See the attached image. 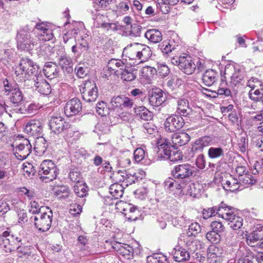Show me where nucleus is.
Wrapping results in <instances>:
<instances>
[{"label": "nucleus", "instance_id": "0e129e2a", "mask_svg": "<svg viewBox=\"0 0 263 263\" xmlns=\"http://www.w3.org/2000/svg\"><path fill=\"white\" fill-rule=\"evenodd\" d=\"M10 248L12 249V252L16 249H18L21 247V240L17 237H14L13 235H10Z\"/></svg>", "mask_w": 263, "mask_h": 263}, {"label": "nucleus", "instance_id": "6ab92c4d", "mask_svg": "<svg viewBox=\"0 0 263 263\" xmlns=\"http://www.w3.org/2000/svg\"><path fill=\"white\" fill-rule=\"evenodd\" d=\"M162 97L163 91L159 88L153 87L148 91L149 103L153 106L161 105L163 102Z\"/></svg>", "mask_w": 263, "mask_h": 263}, {"label": "nucleus", "instance_id": "f03ea898", "mask_svg": "<svg viewBox=\"0 0 263 263\" xmlns=\"http://www.w3.org/2000/svg\"><path fill=\"white\" fill-rule=\"evenodd\" d=\"M123 55L138 63L147 61L151 55L150 48L144 44L135 43L127 45L123 51Z\"/></svg>", "mask_w": 263, "mask_h": 263}, {"label": "nucleus", "instance_id": "5fc2aeb1", "mask_svg": "<svg viewBox=\"0 0 263 263\" xmlns=\"http://www.w3.org/2000/svg\"><path fill=\"white\" fill-rule=\"evenodd\" d=\"M180 80L176 76L173 77L167 81V86L168 93L170 91H174V92L172 93V95L176 93V89L178 87V82Z\"/></svg>", "mask_w": 263, "mask_h": 263}, {"label": "nucleus", "instance_id": "37998d69", "mask_svg": "<svg viewBox=\"0 0 263 263\" xmlns=\"http://www.w3.org/2000/svg\"><path fill=\"white\" fill-rule=\"evenodd\" d=\"M155 151L157 153V160H161L164 156V139L160 138L157 140Z\"/></svg>", "mask_w": 263, "mask_h": 263}, {"label": "nucleus", "instance_id": "c85d7f7f", "mask_svg": "<svg viewBox=\"0 0 263 263\" xmlns=\"http://www.w3.org/2000/svg\"><path fill=\"white\" fill-rule=\"evenodd\" d=\"M212 137L205 136L197 139L193 146V148L196 151L202 152L203 148L212 144Z\"/></svg>", "mask_w": 263, "mask_h": 263}, {"label": "nucleus", "instance_id": "bb28decb", "mask_svg": "<svg viewBox=\"0 0 263 263\" xmlns=\"http://www.w3.org/2000/svg\"><path fill=\"white\" fill-rule=\"evenodd\" d=\"M217 212L219 217L226 220L227 219H230L231 216H234L233 215L236 213V211L234 208L221 202L217 207Z\"/></svg>", "mask_w": 263, "mask_h": 263}, {"label": "nucleus", "instance_id": "aec40b11", "mask_svg": "<svg viewBox=\"0 0 263 263\" xmlns=\"http://www.w3.org/2000/svg\"><path fill=\"white\" fill-rule=\"evenodd\" d=\"M247 241L249 246H253L254 243L263 239V226L257 224L253 228L252 232L247 235Z\"/></svg>", "mask_w": 263, "mask_h": 263}, {"label": "nucleus", "instance_id": "3c124183", "mask_svg": "<svg viewBox=\"0 0 263 263\" xmlns=\"http://www.w3.org/2000/svg\"><path fill=\"white\" fill-rule=\"evenodd\" d=\"M166 185L168 186V189L173 193L174 195H178L179 194L181 193V189L182 187L177 181H165V186Z\"/></svg>", "mask_w": 263, "mask_h": 263}, {"label": "nucleus", "instance_id": "39448f33", "mask_svg": "<svg viewBox=\"0 0 263 263\" xmlns=\"http://www.w3.org/2000/svg\"><path fill=\"white\" fill-rule=\"evenodd\" d=\"M47 211L37 213L30 218V221L33 222L36 228L40 231L46 232L51 227L53 214L49 207L47 206Z\"/></svg>", "mask_w": 263, "mask_h": 263}, {"label": "nucleus", "instance_id": "864d4df0", "mask_svg": "<svg viewBox=\"0 0 263 263\" xmlns=\"http://www.w3.org/2000/svg\"><path fill=\"white\" fill-rule=\"evenodd\" d=\"M221 249L215 245H211L208 248V255L209 258H215L221 256Z\"/></svg>", "mask_w": 263, "mask_h": 263}, {"label": "nucleus", "instance_id": "72a5a7b5", "mask_svg": "<svg viewBox=\"0 0 263 263\" xmlns=\"http://www.w3.org/2000/svg\"><path fill=\"white\" fill-rule=\"evenodd\" d=\"M10 233L8 231H5L2 235L0 236V247L6 252H11L12 249L10 248Z\"/></svg>", "mask_w": 263, "mask_h": 263}, {"label": "nucleus", "instance_id": "de8ad7c7", "mask_svg": "<svg viewBox=\"0 0 263 263\" xmlns=\"http://www.w3.org/2000/svg\"><path fill=\"white\" fill-rule=\"evenodd\" d=\"M208 155L211 159H217L223 156L224 151L220 147H211L208 149Z\"/></svg>", "mask_w": 263, "mask_h": 263}, {"label": "nucleus", "instance_id": "ddd939ff", "mask_svg": "<svg viewBox=\"0 0 263 263\" xmlns=\"http://www.w3.org/2000/svg\"><path fill=\"white\" fill-rule=\"evenodd\" d=\"M110 103L114 110L119 115L132 107L133 105V100L123 96L112 98Z\"/></svg>", "mask_w": 263, "mask_h": 263}, {"label": "nucleus", "instance_id": "393cba45", "mask_svg": "<svg viewBox=\"0 0 263 263\" xmlns=\"http://www.w3.org/2000/svg\"><path fill=\"white\" fill-rule=\"evenodd\" d=\"M240 184V181L232 176H230L228 179L222 180V185L223 189L226 191L231 192L241 190Z\"/></svg>", "mask_w": 263, "mask_h": 263}, {"label": "nucleus", "instance_id": "6e6552de", "mask_svg": "<svg viewBox=\"0 0 263 263\" xmlns=\"http://www.w3.org/2000/svg\"><path fill=\"white\" fill-rule=\"evenodd\" d=\"M145 175V172L141 169L136 170L131 168L126 171H118L115 174V177L119 181L125 182L127 185L142 179Z\"/></svg>", "mask_w": 263, "mask_h": 263}, {"label": "nucleus", "instance_id": "20e7f679", "mask_svg": "<svg viewBox=\"0 0 263 263\" xmlns=\"http://www.w3.org/2000/svg\"><path fill=\"white\" fill-rule=\"evenodd\" d=\"M42 123L39 120H31L28 121L24 128L25 132L30 136L36 137L35 148H41V151L44 152L47 147L46 140L40 137L42 133Z\"/></svg>", "mask_w": 263, "mask_h": 263}, {"label": "nucleus", "instance_id": "bf43d9fd", "mask_svg": "<svg viewBox=\"0 0 263 263\" xmlns=\"http://www.w3.org/2000/svg\"><path fill=\"white\" fill-rule=\"evenodd\" d=\"M239 181L246 184H253L256 182L255 177L251 174L245 173L239 178Z\"/></svg>", "mask_w": 263, "mask_h": 263}, {"label": "nucleus", "instance_id": "338daca9", "mask_svg": "<svg viewBox=\"0 0 263 263\" xmlns=\"http://www.w3.org/2000/svg\"><path fill=\"white\" fill-rule=\"evenodd\" d=\"M75 71L77 76L80 78H82L86 76L88 70L87 68L85 67L83 65L80 64L76 66L75 68Z\"/></svg>", "mask_w": 263, "mask_h": 263}, {"label": "nucleus", "instance_id": "6e6d98bb", "mask_svg": "<svg viewBox=\"0 0 263 263\" xmlns=\"http://www.w3.org/2000/svg\"><path fill=\"white\" fill-rule=\"evenodd\" d=\"M201 230L200 224L198 222H195L189 225L186 234L195 237L201 232Z\"/></svg>", "mask_w": 263, "mask_h": 263}, {"label": "nucleus", "instance_id": "ea45409f", "mask_svg": "<svg viewBox=\"0 0 263 263\" xmlns=\"http://www.w3.org/2000/svg\"><path fill=\"white\" fill-rule=\"evenodd\" d=\"M136 116L140 119L148 121L152 118V113L144 106H139L135 108Z\"/></svg>", "mask_w": 263, "mask_h": 263}, {"label": "nucleus", "instance_id": "a19ab883", "mask_svg": "<svg viewBox=\"0 0 263 263\" xmlns=\"http://www.w3.org/2000/svg\"><path fill=\"white\" fill-rule=\"evenodd\" d=\"M54 195L59 199L67 198L70 193L68 187L65 185L57 186L54 189Z\"/></svg>", "mask_w": 263, "mask_h": 263}, {"label": "nucleus", "instance_id": "49530a36", "mask_svg": "<svg viewBox=\"0 0 263 263\" xmlns=\"http://www.w3.org/2000/svg\"><path fill=\"white\" fill-rule=\"evenodd\" d=\"M263 95V86L255 88H251L249 91V98L255 101L258 102L261 99Z\"/></svg>", "mask_w": 263, "mask_h": 263}, {"label": "nucleus", "instance_id": "69168bd1", "mask_svg": "<svg viewBox=\"0 0 263 263\" xmlns=\"http://www.w3.org/2000/svg\"><path fill=\"white\" fill-rule=\"evenodd\" d=\"M166 149L167 148L165 147V156L169 155L168 159L170 161L176 162L182 159V157L181 156L180 153L175 151H171V152L168 154V152Z\"/></svg>", "mask_w": 263, "mask_h": 263}, {"label": "nucleus", "instance_id": "f8f14e48", "mask_svg": "<svg viewBox=\"0 0 263 263\" xmlns=\"http://www.w3.org/2000/svg\"><path fill=\"white\" fill-rule=\"evenodd\" d=\"M55 62L61 66L63 70L69 73L72 71V60L67 55L63 47H60L57 50Z\"/></svg>", "mask_w": 263, "mask_h": 263}, {"label": "nucleus", "instance_id": "0eeeda50", "mask_svg": "<svg viewBox=\"0 0 263 263\" xmlns=\"http://www.w3.org/2000/svg\"><path fill=\"white\" fill-rule=\"evenodd\" d=\"M58 169L55 164L50 160H45L41 164L39 174L41 180L49 182L54 180L57 176Z\"/></svg>", "mask_w": 263, "mask_h": 263}, {"label": "nucleus", "instance_id": "a211bd4d", "mask_svg": "<svg viewBox=\"0 0 263 263\" xmlns=\"http://www.w3.org/2000/svg\"><path fill=\"white\" fill-rule=\"evenodd\" d=\"M182 118L176 116L168 117L165 120V135L168 133H174L183 126Z\"/></svg>", "mask_w": 263, "mask_h": 263}, {"label": "nucleus", "instance_id": "79ce46f5", "mask_svg": "<svg viewBox=\"0 0 263 263\" xmlns=\"http://www.w3.org/2000/svg\"><path fill=\"white\" fill-rule=\"evenodd\" d=\"M233 216L230 217V219H227L226 221L233 229L238 230L242 227L243 219L241 217L237 215L236 213Z\"/></svg>", "mask_w": 263, "mask_h": 263}, {"label": "nucleus", "instance_id": "e433bc0d", "mask_svg": "<svg viewBox=\"0 0 263 263\" xmlns=\"http://www.w3.org/2000/svg\"><path fill=\"white\" fill-rule=\"evenodd\" d=\"M134 159L137 162H141L144 165H149L151 160L145 158V151L142 148H137L134 153Z\"/></svg>", "mask_w": 263, "mask_h": 263}, {"label": "nucleus", "instance_id": "473e14b6", "mask_svg": "<svg viewBox=\"0 0 263 263\" xmlns=\"http://www.w3.org/2000/svg\"><path fill=\"white\" fill-rule=\"evenodd\" d=\"M153 69L151 67H144L140 75V82L143 84H151L153 78Z\"/></svg>", "mask_w": 263, "mask_h": 263}, {"label": "nucleus", "instance_id": "2eb2a0df", "mask_svg": "<svg viewBox=\"0 0 263 263\" xmlns=\"http://www.w3.org/2000/svg\"><path fill=\"white\" fill-rule=\"evenodd\" d=\"M49 126L51 131L59 134L70 127V124L59 114L52 116L49 120Z\"/></svg>", "mask_w": 263, "mask_h": 263}, {"label": "nucleus", "instance_id": "2f4dec72", "mask_svg": "<svg viewBox=\"0 0 263 263\" xmlns=\"http://www.w3.org/2000/svg\"><path fill=\"white\" fill-rule=\"evenodd\" d=\"M43 71L46 77L50 80L56 78L58 76L57 66L55 64L46 63Z\"/></svg>", "mask_w": 263, "mask_h": 263}, {"label": "nucleus", "instance_id": "58836bf2", "mask_svg": "<svg viewBox=\"0 0 263 263\" xmlns=\"http://www.w3.org/2000/svg\"><path fill=\"white\" fill-rule=\"evenodd\" d=\"M107 67L108 69L116 72L119 71L118 69L122 70L125 67V64L120 60L112 59L109 61Z\"/></svg>", "mask_w": 263, "mask_h": 263}, {"label": "nucleus", "instance_id": "f3484780", "mask_svg": "<svg viewBox=\"0 0 263 263\" xmlns=\"http://www.w3.org/2000/svg\"><path fill=\"white\" fill-rule=\"evenodd\" d=\"M179 243L186 246L191 251L198 249V245L201 248L202 243L199 240L195 239L194 236L187 234H183L179 238Z\"/></svg>", "mask_w": 263, "mask_h": 263}, {"label": "nucleus", "instance_id": "f704fd0d", "mask_svg": "<svg viewBox=\"0 0 263 263\" xmlns=\"http://www.w3.org/2000/svg\"><path fill=\"white\" fill-rule=\"evenodd\" d=\"M123 191L122 185L118 183L111 184L108 189V193L115 199L121 197L123 194Z\"/></svg>", "mask_w": 263, "mask_h": 263}, {"label": "nucleus", "instance_id": "412c9836", "mask_svg": "<svg viewBox=\"0 0 263 263\" xmlns=\"http://www.w3.org/2000/svg\"><path fill=\"white\" fill-rule=\"evenodd\" d=\"M82 110V103L80 100L76 98L68 101L64 107V112L68 117L76 115Z\"/></svg>", "mask_w": 263, "mask_h": 263}, {"label": "nucleus", "instance_id": "a18cd8bd", "mask_svg": "<svg viewBox=\"0 0 263 263\" xmlns=\"http://www.w3.org/2000/svg\"><path fill=\"white\" fill-rule=\"evenodd\" d=\"M169 35H172L173 39H167L165 41V54H168L176 49V47L178 46L175 41V37H177V35L174 32H168Z\"/></svg>", "mask_w": 263, "mask_h": 263}, {"label": "nucleus", "instance_id": "a878e982", "mask_svg": "<svg viewBox=\"0 0 263 263\" xmlns=\"http://www.w3.org/2000/svg\"><path fill=\"white\" fill-rule=\"evenodd\" d=\"M237 255L240 256L237 263H258V259L253 253L244 248H240L237 252Z\"/></svg>", "mask_w": 263, "mask_h": 263}, {"label": "nucleus", "instance_id": "9d476101", "mask_svg": "<svg viewBox=\"0 0 263 263\" xmlns=\"http://www.w3.org/2000/svg\"><path fill=\"white\" fill-rule=\"evenodd\" d=\"M190 139V136L186 133H168L165 135V147L176 148L178 146L185 145Z\"/></svg>", "mask_w": 263, "mask_h": 263}, {"label": "nucleus", "instance_id": "c03bdc74", "mask_svg": "<svg viewBox=\"0 0 263 263\" xmlns=\"http://www.w3.org/2000/svg\"><path fill=\"white\" fill-rule=\"evenodd\" d=\"M134 70L130 67H127L125 65L124 68L121 70V77L122 80L126 81H132L136 78V75L134 73Z\"/></svg>", "mask_w": 263, "mask_h": 263}, {"label": "nucleus", "instance_id": "603ef678", "mask_svg": "<svg viewBox=\"0 0 263 263\" xmlns=\"http://www.w3.org/2000/svg\"><path fill=\"white\" fill-rule=\"evenodd\" d=\"M93 25L97 28H103L106 23L107 20V17L105 15L101 14H96L93 17Z\"/></svg>", "mask_w": 263, "mask_h": 263}, {"label": "nucleus", "instance_id": "13d9d810", "mask_svg": "<svg viewBox=\"0 0 263 263\" xmlns=\"http://www.w3.org/2000/svg\"><path fill=\"white\" fill-rule=\"evenodd\" d=\"M30 209L29 211L30 213L37 215V213H40L44 212L47 206H41L40 204L35 201H32L30 203Z\"/></svg>", "mask_w": 263, "mask_h": 263}, {"label": "nucleus", "instance_id": "423d86ee", "mask_svg": "<svg viewBox=\"0 0 263 263\" xmlns=\"http://www.w3.org/2000/svg\"><path fill=\"white\" fill-rule=\"evenodd\" d=\"M170 61L173 65H177L179 68L187 74H192L196 69L195 62L191 55L186 53L181 54L178 58H170Z\"/></svg>", "mask_w": 263, "mask_h": 263}, {"label": "nucleus", "instance_id": "4c0bfd02", "mask_svg": "<svg viewBox=\"0 0 263 263\" xmlns=\"http://www.w3.org/2000/svg\"><path fill=\"white\" fill-rule=\"evenodd\" d=\"M4 88L3 92L6 96H10L18 87V85L13 81H9L5 79L3 81Z\"/></svg>", "mask_w": 263, "mask_h": 263}, {"label": "nucleus", "instance_id": "052dcab7", "mask_svg": "<svg viewBox=\"0 0 263 263\" xmlns=\"http://www.w3.org/2000/svg\"><path fill=\"white\" fill-rule=\"evenodd\" d=\"M96 111L101 116H105L108 113V109L106 104L103 102H99L96 105Z\"/></svg>", "mask_w": 263, "mask_h": 263}, {"label": "nucleus", "instance_id": "cd10ccee", "mask_svg": "<svg viewBox=\"0 0 263 263\" xmlns=\"http://www.w3.org/2000/svg\"><path fill=\"white\" fill-rule=\"evenodd\" d=\"M218 78V73L215 70L208 69L203 74L202 80L205 85L211 86L217 81Z\"/></svg>", "mask_w": 263, "mask_h": 263}, {"label": "nucleus", "instance_id": "c756f323", "mask_svg": "<svg viewBox=\"0 0 263 263\" xmlns=\"http://www.w3.org/2000/svg\"><path fill=\"white\" fill-rule=\"evenodd\" d=\"M88 45L87 42L84 40L81 42H78L74 45L72 46L71 51L76 58H79L84 52L87 51Z\"/></svg>", "mask_w": 263, "mask_h": 263}, {"label": "nucleus", "instance_id": "b1692460", "mask_svg": "<svg viewBox=\"0 0 263 263\" xmlns=\"http://www.w3.org/2000/svg\"><path fill=\"white\" fill-rule=\"evenodd\" d=\"M224 74L231 79V83L236 85L242 80L243 77L239 70H236L233 66H227L224 70Z\"/></svg>", "mask_w": 263, "mask_h": 263}, {"label": "nucleus", "instance_id": "4be33fe9", "mask_svg": "<svg viewBox=\"0 0 263 263\" xmlns=\"http://www.w3.org/2000/svg\"><path fill=\"white\" fill-rule=\"evenodd\" d=\"M33 84L35 86L38 92L42 95H48L51 92L50 84L43 79L42 74L37 76L36 78L31 82V85Z\"/></svg>", "mask_w": 263, "mask_h": 263}, {"label": "nucleus", "instance_id": "4d7b16f0", "mask_svg": "<svg viewBox=\"0 0 263 263\" xmlns=\"http://www.w3.org/2000/svg\"><path fill=\"white\" fill-rule=\"evenodd\" d=\"M177 103L178 113L181 115H184L187 114V110L189 108L188 101L185 99H181L177 101Z\"/></svg>", "mask_w": 263, "mask_h": 263}, {"label": "nucleus", "instance_id": "c9c22d12", "mask_svg": "<svg viewBox=\"0 0 263 263\" xmlns=\"http://www.w3.org/2000/svg\"><path fill=\"white\" fill-rule=\"evenodd\" d=\"M144 35L146 39L153 43H158L162 40L161 33L158 30L152 29L147 31Z\"/></svg>", "mask_w": 263, "mask_h": 263}, {"label": "nucleus", "instance_id": "680f3d73", "mask_svg": "<svg viewBox=\"0 0 263 263\" xmlns=\"http://www.w3.org/2000/svg\"><path fill=\"white\" fill-rule=\"evenodd\" d=\"M206 238L210 242L217 243L220 241L221 237L220 234L212 230L207 233Z\"/></svg>", "mask_w": 263, "mask_h": 263}, {"label": "nucleus", "instance_id": "4468645a", "mask_svg": "<svg viewBox=\"0 0 263 263\" xmlns=\"http://www.w3.org/2000/svg\"><path fill=\"white\" fill-rule=\"evenodd\" d=\"M80 90L83 99L86 102H94L98 97V88L94 81L86 82Z\"/></svg>", "mask_w": 263, "mask_h": 263}, {"label": "nucleus", "instance_id": "7ed1b4c3", "mask_svg": "<svg viewBox=\"0 0 263 263\" xmlns=\"http://www.w3.org/2000/svg\"><path fill=\"white\" fill-rule=\"evenodd\" d=\"M38 66L28 59H23L20 61L19 65L15 70V74L20 79L25 81L29 80L32 82L41 74Z\"/></svg>", "mask_w": 263, "mask_h": 263}, {"label": "nucleus", "instance_id": "8fccbe9b", "mask_svg": "<svg viewBox=\"0 0 263 263\" xmlns=\"http://www.w3.org/2000/svg\"><path fill=\"white\" fill-rule=\"evenodd\" d=\"M9 99L11 102L16 105H18L23 101V96L19 87L9 96Z\"/></svg>", "mask_w": 263, "mask_h": 263}, {"label": "nucleus", "instance_id": "f257e3e1", "mask_svg": "<svg viewBox=\"0 0 263 263\" xmlns=\"http://www.w3.org/2000/svg\"><path fill=\"white\" fill-rule=\"evenodd\" d=\"M34 26L27 25L20 28L17 33L16 39L17 48L22 50H29L36 46L39 41H47L53 38L52 29L44 23L37 24L35 26L37 35L33 37Z\"/></svg>", "mask_w": 263, "mask_h": 263}, {"label": "nucleus", "instance_id": "774afa93", "mask_svg": "<svg viewBox=\"0 0 263 263\" xmlns=\"http://www.w3.org/2000/svg\"><path fill=\"white\" fill-rule=\"evenodd\" d=\"M163 257H160L159 254H153L147 257V263H163Z\"/></svg>", "mask_w": 263, "mask_h": 263}, {"label": "nucleus", "instance_id": "5701e85b", "mask_svg": "<svg viewBox=\"0 0 263 263\" xmlns=\"http://www.w3.org/2000/svg\"><path fill=\"white\" fill-rule=\"evenodd\" d=\"M112 247L119 255L122 256L125 258L129 259L132 256L134 249L127 244L114 242L112 244Z\"/></svg>", "mask_w": 263, "mask_h": 263}, {"label": "nucleus", "instance_id": "9b49d317", "mask_svg": "<svg viewBox=\"0 0 263 263\" xmlns=\"http://www.w3.org/2000/svg\"><path fill=\"white\" fill-rule=\"evenodd\" d=\"M195 172V167L189 163H183L175 165L171 174L174 178L179 179H189Z\"/></svg>", "mask_w": 263, "mask_h": 263}, {"label": "nucleus", "instance_id": "e2e57ef3", "mask_svg": "<svg viewBox=\"0 0 263 263\" xmlns=\"http://www.w3.org/2000/svg\"><path fill=\"white\" fill-rule=\"evenodd\" d=\"M202 213L203 218L205 219H207L216 215V214H218L217 207L214 206L212 208L204 209Z\"/></svg>", "mask_w": 263, "mask_h": 263}, {"label": "nucleus", "instance_id": "1a4fd4ad", "mask_svg": "<svg viewBox=\"0 0 263 263\" xmlns=\"http://www.w3.org/2000/svg\"><path fill=\"white\" fill-rule=\"evenodd\" d=\"M116 208L118 212L122 213L129 221H134L140 216L137 206L126 202L120 200L116 203Z\"/></svg>", "mask_w": 263, "mask_h": 263}, {"label": "nucleus", "instance_id": "7c9ffc66", "mask_svg": "<svg viewBox=\"0 0 263 263\" xmlns=\"http://www.w3.org/2000/svg\"><path fill=\"white\" fill-rule=\"evenodd\" d=\"M172 254L174 259L177 262L187 260L190 257L189 253L182 248H174L172 252Z\"/></svg>", "mask_w": 263, "mask_h": 263}, {"label": "nucleus", "instance_id": "09e8293b", "mask_svg": "<svg viewBox=\"0 0 263 263\" xmlns=\"http://www.w3.org/2000/svg\"><path fill=\"white\" fill-rule=\"evenodd\" d=\"M73 189L76 195L79 197L82 198L87 194V187L85 183H76Z\"/></svg>", "mask_w": 263, "mask_h": 263}, {"label": "nucleus", "instance_id": "dca6fc26", "mask_svg": "<svg viewBox=\"0 0 263 263\" xmlns=\"http://www.w3.org/2000/svg\"><path fill=\"white\" fill-rule=\"evenodd\" d=\"M32 145L29 140L24 139L18 144H16L14 155L17 159L23 160L25 159L30 154Z\"/></svg>", "mask_w": 263, "mask_h": 263}]
</instances>
